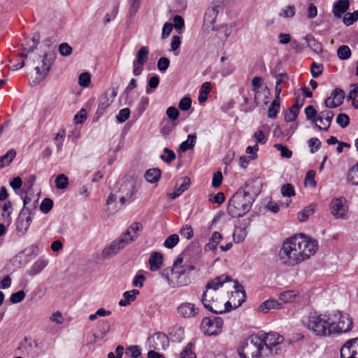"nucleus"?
Instances as JSON below:
<instances>
[{"label":"nucleus","instance_id":"nucleus-20","mask_svg":"<svg viewBox=\"0 0 358 358\" xmlns=\"http://www.w3.org/2000/svg\"><path fill=\"white\" fill-rule=\"evenodd\" d=\"M231 281V278L225 274L221 275L208 282L206 286V291L215 293L220 287H222L224 282Z\"/></svg>","mask_w":358,"mask_h":358},{"label":"nucleus","instance_id":"nucleus-29","mask_svg":"<svg viewBox=\"0 0 358 358\" xmlns=\"http://www.w3.org/2000/svg\"><path fill=\"white\" fill-rule=\"evenodd\" d=\"M248 234L247 231V225L244 224L243 226L236 227L234 234H233V238L234 241L236 243H239L243 242L245 238H246Z\"/></svg>","mask_w":358,"mask_h":358},{"label":"nucleus","instance_id":"nucleus-2","mask_svg":"<svg viewBox=\"0 0 358 358\" xmlns=\"http://www.w3.org/2000/svg\"><path fill=\"white\" fill-rule=\"evenodd\" d=\"M318 250V243L303 234H296L284 241L279 253L280 262L294 266L310 259Z\"/></svg>","mask_w":358,"mask_h":358},{"label":"nucleus","instance_id":"nucleus-54","mask_svg":"<svg viewBox=\"0 0 358 358\" xmlns=\"http://www.w3.org/2000/svg\"><path fill=\"white\" fill-rule=\"evenodd\" d=\"M274 148L280 152V155L282 157L287 159H290L292 157V152L286 146H284L282 144H275Z\"/></svg>","mask_w":358,"mask_h":358},{"label":"nucleus","instance_id":"nucleus-22","mask_svg":"<svg viewBox=\"0 0 358 358\" xmlns=\"http://www.w3.org/2000/svg\"><path fill=\"white\" fill-rule=\"evenodd\" d=\"M189 178L188 177H183L182 178V183L179 185L178 184H176L174 192L167 194L169 198L173 200L179 197L185 191L189 188Z\"/></svg>","mask_w":358,"mask_h":358},{"label":"nucleus","instance_id":"nucleus-57","mask_svg":"<svg viewBox=\"0 0 358 358\" xmlns=\"http://www.w3.org/2000/svg\"><path fill=\"white\" fill-rule=\"evenodd\" d=\"M305 114L306 116V118L308 120L312 121L313 122H316L317 121V118L315 117L317 115V111L312 106H308L305 108Z\"/></svg>","mask_w":358,"mask_h":358},{"label":"nucleus","instance_id":"nucleus-61","mask_svg":"<svg viewBox=\"0 0 358 358\" xmlns=\"http://www.w3.org/2000/svg\"><path fill=\"white\" fill-rule=\"evenodd\" d=\"M336 122L342 128H345L349 124L350 118L348 115L345 113H340L336 117Z\"/></svg>","mask_w":358,"mask_h":358},{"label":"nucleus","instance_id":"nucleus-18","mask_svg":"<svg viewBox=\"0 0 358 358\" xmlns=\"http://www.w3.org/2000/svg\"><path fill=\"white\" fill-rule=\"evenodd\" d=\"M345 92L340 88H336L324 101L325 106L328 108H335L343 103Z\"/></svg>","mask_w":358,"mask_h":358},{"label":"nucleus","instance_id":"nucleus-52","mask_svg":"<svg viewBox=\"0 0 358 358\" xmlns=\"http://www.w3.org/2000/svg\"><path fill=\"white\" fill-rule=\"evenodd\" d=\"M130 116V110L128 108L121 109L116 115V120L119 123H123L129 119Z\"/></svg>","mask_w":358,"mask_h":358},{"label":"nucleus","instance_id":"nucleus-38","mask_svg":"<svg viewBox=\"0 0 358 358\" xmlns=\"http://www.w3.org/2000/svg\"><path fill=\"white\" fill-rule=\"evenodd\" d=\"M315 212V206L314 205H310L306 208H304L301 211L297 213V219L300 222L306 221L309 217L313 215Z\"/></svg>","mask_w":358,"mask_h":358},{"label":"nucleus","instance_id":"nucleus-44","mask_svg":"<svg viewBox=\"0 0 358 358\" xmlns=\"http://www.w3.org/2000/svg\"><path fill=\"white\" fill-rule=\"evenodd\" d=\"M69 185V178L64 174H59L55 179V185L57 189H64Z\"/></svg>","mask_w":358,"mask_h":358},{"label":"nucleus","instance_id":"nucleus-16","mask_svg":"<svg viewBox=\"0 0 358 358\" xmlns=\"http://www.w3.org/2000/svg\"><path fill=\"white\" fill-rule=\"evenodd\" d=\"M55 58L54 52H47L43 55L42 66L35 67V71L39 76L40 80H43L49 73Z\"/></svg>","mask_w":358,"mask_h":358},{"label":"nucleus","instance_id":"nucleus-1","mask_svg":"<svg viewBox=\"0 0 358 358\" xmlns=\"http://www.w3.org/2000/svg\"><path fill=\"white\" fill-rule=\"evenodd\" d=\"M283 341V336L276 332L261 331L245 340L238 348V353L240 358H273Z\"/></svg>","mask_w":358,"mask_h":358},{"label":"nucleus","instance_id":"nucleus-19","mask_svg":"<svg viewBox=\"0 0 358 358\" xmlns=\"http://www.w3.org/2000/svg\"><path fill=\"white\" fill-rule=\"evenodd\" d=\"M143 229V227L141 222H134L120 236L126 240L127 243L129 245L138 238L139 232H141Z\"/></svg>","mask_w":358,"mask_h":358},{"label":"nucleus","instance_id":"nucleus-3","mask_svg":"<svg viewBox=\"0 0 358 358\" xmlns=\"http://www.w3.org/2000/svg\"><path fill=\"white\" fill-rule=\"evenodd\" d=\"M255 199V194L251 192L250 185L246 184L230 199L227 207L228 213L234 217L245 215L250 210Z\"/></svg>","mask_w":358,"mask_h":358},{"label":"nucleus","instance_id":"nucleus-62","mask_svg":"<svg viewBox=\"0 0 358 358\" xmlns=\"http://www.w3.org/2000/svg\"><path fill=\"white\" fill-rule=\"evenodd\" d=\"M170 64V61L166 57H160L157 62V68L159 71L165 72L169 68Z\"/></svg>","mask_w":358,"mask_h":358},{"label":"nucleus","instance_id":"nucleus-47","mask_svg":"<svg viewBox=\"0 0 358 358\" xmlns=\"http://www.w3.org/2000/svg\"><path fill=\"white\" fill-rule=\"evenodd\" d=\"M358 20V11L355 10L353 13H347L343 17V23L350 26Z\"/></svg>","mask_w":358,"mask_h":358},{"label":"nucleus","instance_id":"nucleus-28","mask_svg":"<svg viewBox=\"0 0 358 358\" xmlns=\"http://www.w3.org/2000/svg\"><path fill=\"white\" fill-rule=\"evenodd\" d=\"M139 294V291L138 289H132L131 291H127L123 294V299L119 301V305L120 306H127L129 305L131 302H133L136 299L137 295Z\"/></svg>","mask_w":358,"mask_h":358},{"label":"nucleus","instance_id":"nucleus-40","mask_svg":"<svg viewBox=\"0 0 358 358\" xmlns=\"http://www.w3.org/2000/svg\"><path fill=\"white\" fill-rule=\"evenodd\" d=\"M16 152L15 150H8L3 156L0 158V168L8 165L15 157Z\"/></svg>","mask_w":358,"mask_h":358},{"label":"nucleus","instance_id":"nucleus-6","mask_svg":"<svg viewBox=\"0 0 358 358\" xmlns=\"http://www.w3.org/2000/svg\"><path fill=\"white\" fill-rule=\"evenodd\" d=\"M331 336L349 332L353 327V320L350 315L339 310L329 313Z\"/></svg>","mask_w":358,"mask_h":358},{"label":"nucleus","instance_id":"nucleus-41","mask_svg":"<svg viewBox=\"0 0 358 358\" xmlns=\"http://www.w3.org/2000/svg\"><path fill=\"white\" fill-rule=\"evenodd\" d=\"M110 325L109 322L106 320L101 321V322L100 323V325H99V331L97 334V335L95 336L96 338H97L99 339L103 338L107 335V334L110 331Z\"/></svg>","mask_w":358,"mask_h":358},{"label":"nucleus","instance_id":"nucleus-37","mask_svg":"<svg viewBox=\"0 0 358 358\" xmlns=\"http://www.w3.org/2000/svg\"><path fill=\"white\" fill-rule=\"evenodd\" d=\"M161 176V171L159 169H151L146 171L145 178L150 183H155L159 180Z\"/></svg>","mask_w":358,"mask_h":358},{"label":"nucleus","instance_id":"nucleus-10","mask_svg":"<svg viewBox=\"0 0 358 358\" xmlns=\"http://www.w3.org/2000/svg\"><path fill=\"white\" fill-rule=\"evenodd\" d=\"M330 211L336 219H346L348 213V201L344 197L334 198L330 203Z\"/></svg>","mask_w":358,"mask_h":358},{"label":"nucleus","instance_id":"nucleus-50","mask_svg":"<svg viewBox=\"0 0 358 358\" xmlns=\"http://www.w3.org/2000/svg\"><path fill=\"white\" fill-rule=\"evenodd\" d=\"M126 354L131 358H138L141 355V349L138 345H131L127 348Z\"/></svg>","mask_w":358,"mask_h":358},{"label":"nucleus","instance_id":"nucleus-49","mask_svg":"<svg viewBox=\"0 0 358 358\" xmlns=\"http://www.w3.org/2000/svg\"><path fill=\"white\" fill-rule=\"evenodd\" d=\"M253 138L256 141V144L264 145L266 144L268 141V136L266 135L262 130H257L253 134Z\"/></svg>","mask_w":358,"mask_h":358},{"label":"nucleus","instance_id":"nucleus-9","mask_svg":"<svg viewBox=\"0 0 358 358\" xmlns=\"http://www.w3.org/2000/svg\"><path fill=\"white\" fill-rule=\"evenodd\" d=\"M203 333L208 336H217L222 331L223 320L221 317H204L201 324Z\"/></svg>","mask_w":358,"mask_h":358},{"label":"nucleus","instance_id":"nucleus-26","mask_svg":"<svg viewBox=\"0 0 358 358\" xmlns=\"http://www.w3.org/2000/svg\"><path fill=\"white\" fill-rule=\"evenodd\" d=\"M222 239V234L218 231H214L208 240V242L204 245L205 251L215 250Z\"/></svg>","mask_w":358,"mask_h":358},{"label":"nucleus","instance_id":"nucleus-13","mask_svg":"<svg viewBox=\"0 0 358 358\" xmlns=\"http://www.w3.org/2000/svg\"><path fill=\"white\" fill-rule=\"evenodd\" d=\"M176 312L180 317L185 320L196 318L199 314V308L191 302H183L179 304Z\"/></svg>","mask_w":358,"mask_h":358},{"label":"nucleus","instance_id":"nucleus-17","mask_svg":"<svg viewBox=\"0 0 358 358\" xmlns=\"http://www.w3.org/2000/svg\"><path fill=\"white\" fill-rule=\"evenodd\" d=\"M150 348L155 350H164L169 344V338L166 335L162 332L155 334L152 338L149 339Z\"/></svg>","mask_w":358,"mask_h":358},{"label":"nucleus","instance_id":"nucleus-42","mask_svg":"<svg viewBox=\"0 0 358 358\" xmlns=\"http://www.w3.org/2000/svg\"><path fill=\"white\" fill-rule=\"evenodd\" d=\"M337 55L341 60L348 59L351 56V50L348 45H343L338 48Z\"/></svg>","mask_w":358,"mask_h":358},{"label":"nucleus","instance_id":"nucleus-35","mask_svg":"<svg viewBox=\"0 0 358 358\" xmlns=\"http://www.w3.org/2000/svg\"><path fill=\"white\" fill-rule=\"evenodd\" d=\"M211 83L210 82H205L202 84L199 94L198 97V101L200 103H204L208 99V94L211 90Z\"/></svg>","mask_w":358,"mask_h":358},{"label":"nucleus","instance_id":"nucleus-12","mask_svg":"<svg viewBox=\"0 0 358 358\" xmlns=\"http://www.w3.org/2000/svg\"><path fill=\"white\" fill-rule=\"evenodd\" d=\"M127 245H128L127 241L120 236L103 249L101 257L103 259H110L118 254L120 250L126 248Z\"/></svg>","mask_w":358,"mask_h":358},{"label":"nucleus","instance_id":"nucleus-59","mask_svg":"<svg viewBox=\"0 0 358 358\" xmlns=\"http://www.w3.org/2000/svg\"><path fill=\"white\" fill-rule=\"evenodd\" d=\"M72 52V48L67 43H62L59 45V52L62 56H69Z\"/></svg>","mask_w":358,"mask_h":358},{"label":"nucleus","instance_id":"nucleus-39","mask_svg":"<svg viewBox=\"0 0 358 358\" xmlns=\"http://www.w3.org/2000/svg\"><path fill=\"white\" fill-rule=\"evenodd\" d=\"M299 113V106L293 105L285 113V120L287 122L294 121L298 116Z\"/></svg>","mask_w":358,"mask_h":358},{"label":"nucleus","instance_id":"nucleus-31","mask_svg":"<svg viewBox=\"0 0 358 358\" xmlns=\"http://www.w3.org/2000/svg\"><path fill=\"white\" fill-rule=\"evenodd\" d=\"M282 305L278 301L274 299H268L262 303L258 308L259 311L267 312L271 309L282 308Z\"/></svg>","mask_w":358,"mask_h":358},{"label":"nucleus","instance_id":"nucleus-21","mask_svg":"<svg viewBox=\"0 0 358 358\" xmlns=\"http://www.w3.org/2000/svg\"><path fill=\"white\" fill-rule=\"evenodd\" d=\"M40 40L39 34H35L30 39H27L25 46L23 48V52L20 54V57L22 59H27L28 57V53L32 52L38 45Z\"/></svg>","mask_w":358,"mask_h":358},{"label":"nucleus","instance_id":"nucleus-64","mask_svg":"<svg viewBox=\"0 0 358 358\" xmlns=\"http://www.w3.org/2000/svg\"><path fill=\"white\" fill-rule=\"evenodd\" d=\"M180 358H196V355L192 351V345L191 344H188L182 351Z\"/></svg>","mask_w":358,"mask_h":358},{"label":"nucleus","instance_id":"nucleus-60","mask_svg":"<svg viewBox=\"0 0 358 358\" xmlns=\"http://www.w3.org/2000/svg\"><path fill=\"white\" fill-rule=\"evenodd\" d=\"M53 206V201L50 199H44L40 206L41 210L44 213L50 211Z\"/></svg>","mask_w":358,"mask_h":358},{"label":"nucleus","instance_id":"nucleus-36","mask_svg":"<svg viewBox=\"0 0 358 358\" xmlns=\"http://www.w3.org/2000/svg\"><path fill=\"white\" fill-rule=\"evenodd\" d=\"M333 117V112L326 110L319 113L317 120L319 122H322V119L325 120V131H327L331 125Z\"/></svg>","mask_w":358,"mask_h":358},{"label":"nucleus","instance_id":"nucleus-51","mask_svg":"<svg viewBox=\"0 0 358 358\" xmlns=\"http://www.w3.org/2000/svg\"><path fill=\"white\" fill-rule=\"evenodd\" d=\"M283 196L291 197L295 195V190L292 185L286 183L283 185L280 189Z\"/></svg>","mask_w":358,"mask_h":358},{"label":"nucleus","instance_id":"nucleus-34","mask_svg":"<svg viewBox=\"0 0 358 358\" xmlns=\"http://www.w3.org/2000/svg\"><path fill=\"white\" fill-rule=\"evenodd\" d=\"M304 39L307 43V45L315 53L319 54L322 52V45L312 36H306Z\"/></svg>","mask_w":358,"mask_h":358},{"label":"nucleus","instance_id":"nucleus-8","mask_svg":"<svg viewBox=\"0 0 358 358\" xmlns=\"http://www.w3.org/2000/svg\"><path fill=\"white\" fill-rule=\"evenodd\" d=\"M30 199L24 198L23 200L24 208L20 211L17 221V230L24 234L32 222V211L36 209L35 203L29 205Z\"/></svg>","mask_w":358,"mask_h":358},{"label":"nucleus","instance_id":"nucleus-15","mask_svg":"<svg viewBox=\"0 0 358 358\" xmlns=\"http://www.w3.org/2000/svg\"><path fill=\"white\" fill-rule=\"evenodd\" d=\"M341 358H358V337L347 341L341 348Z\"/></svg>","mask_w":358,"mask_h":358},{"label":"nucleus","instance_id":"nucleus-45","mask_svg":"<svg viewBox=\"0 0 358 358\" xmlns=\"http://www.w3.org/2000/svg\"><path fill=\"white\" fill-rule=\"evenodd\" d=\"M179 240L178 234H172L166 238L164 242V246L168 249H171L178 243Z\"/></svg>","mask_w":358,"mask_h":358},{"label":"nucleus","instance_id":"nucleus-23","mask_svg":"<svg viewBox=\"0 0 358 358\" xmlns=\"http://www.w3.org/2000/svg\"><path fill=\"white\" fill-rule=\"evenodd\" d=\"M349 8V0H338L334 3L332 8V13L335 17L341 18Z\"/></svg>","mask_w":358,"mask_h":358},{"label":"nucleus","instance_id":"nucleus-48","mask_svg":"<svg viewBox=\"0 0 358 358\" xmlns=\"http://www.w3.org/2000/svg\"><path fill=\"white\" fill-rule=\"evenodd\" d=\"M280 103L275 99L273 101L268 110V116L271 118H275L279 111Z\"/></svg>","mask_w":358,"mask_h":358},{"label":"nucleus","instance_id":"nucleus-4","mask_svg":"<svg viewBox=\"0 0 358 358\" xmlns=\"http://www.w3.org/2000/svg\"><path fill=\"white\" fill-rule=\"evenodd\" d=\"M183 258L178 257L173 262L171 268H164L160 273L162 277L171 287L186 286L190 283L188 272L193 270L194 266L183 265Z\"/></svg>","mask_w":358,"mask_h":358},{"label":"nucleus","instance_id":"nucleus-5","mask_svg":"<svg viewBox=\"0 0 358 358\" xmlns=\"http://www.w3.org/2000/svg\"><path fill=\"white\" fill-rule=\"evenodd\" d=\"M329 320V313L311 312L304 318L303 324L315 336L327 337L331 336Z\"/></svg>","mask_w":358,"mask_h":358},{"label":"nucleus","instance_id":"nucleus-14","mask_svg":"<svg viewBox=\"0 0 358 358\" xmlns=\"http://www.w3.org/2000/svg\"><path fill=\"white\" fill-rule=\"evenodd\" d=\"M149 49L147 46H142L136 54V58L133 61V74L139 76L143 71V66L148 59Z\"/></svg>","mask_w":358,"mask_h":358},{"label":"nucleus","instance_id":"nucleus-63","mask_svg":"<svg viewBox=\"0 0 358 358\" xmlns=\"http://www.w3.org/2000/svg\"><path fill=\"white\" fill-rule=\"evenodd\" d=\"M91 82L90 75L89 73L85 72L79 76V85L82 87H87Z\"/></svg>","mask_w":358,"mask_h":358},{"label":"nucleus","instance_id":"nucleus-56","mask_svg":"<svg viewBox=\"0 0 358 358\" xmlns=\"http://www.w3.org/2000/svg\"><path fill=\"white\" fill-rule=\"evenodd\" d=\"M323 71L322 64H317L316 62L312 63L310 66V72L313 78H318Z\"/></svg>","mask_w":358,"mask_h":358},{"label":"nucleus","instance_id":"nucleus-53","mask_svg":"<svg viewBox=\"0 0 358 358\" xmlns=\"http://www.w3.org/2000/svg\"><path fill=\"white\" fill-rule=\"evenodd\" d=\"M295 15V7L293 5H289L282 8L279 13L280 17H292Z\"/></svg>","mask_w":358,"mask_h":358},{"label":"nucleus","instance_id":"nucleus-7","mask_svg":"<svg viewBox=\"0 0 358 358\" xmlns=\"http://www.w3.org/2000/svg\"><path fill=\"white\" fill-rule=\"evenodd\" d=\"M202 303L205 308L215 314H222L229 310L228 306H231L229 302L223 303L219 300L215 293L204 292L202 298Z\"/></svg>","mask_w":358,"mask_h":358},{"label":"nucleus","instance_id":"nucleus-30","mask_svg":"<svg viewBox=\"0 0 358 358\" xmlns=\"http://www.w3.org/2000/svg\"><path fill=\"white\" fill-rule=\"evenodd\" d=\"M346 180L351 185H358V162L348 170Z\"/></svg>","mask_w":358,"mask_h":358},{"label":"nucleus","instance_id":"nucleus-55","mask_svg":"<svg viewBox=\"0 0 358 358\" xmlns=\"http://www.w3.org/2000/svg\"><path fill=\"white\" fill-rule=\"evenodd\" d=\"M192 106V99L189 96L182 97L178 103V108L182 111L188 110Z\"/></svg>","mask_w":358,"mask_h":358},{"label":"nucleus","instance_id":"nucleus-33","mask_svg":"<svg viewBox=\"0 0 358 358\" xmlns=\"http://www.w3.org/2000/svg\"><path fill=\"white\" fill-rule=\"evenodd\" d=\"M299 292L296 290H287L279 295V300L282 303L293 302L299 296Z\"/></svg>","mask_w":358,"mask_h":358},{"label":"nucleus","instance_id":"nucleus-32","mask_svg":"<svg viewBox=\"0 0 358 358\" xmlns=\"http://www.w3.org/2000/svg\"><path fill=\"white\" fill-rule=\"evenodd\" d=\"M196 141V134H192L187 136L186 141H183L179 147L181 152H186L194 148Z\"/></svg>","mask_w":358,"mask_h":358},{"label":"nucleus","instance_id":"nucleus-43","mask_svg":"<svg viewBox=\"0 0 358 358\" xmlns=\"http://www.w3.org/2000/svg\"><path fill=\"white\" fill-rule=\"evenodd\" d=\"M66 136V131L64 129H60L58 133L56 134L54 140L56 141V147L58 152H61Z\"/></svg>","mask_w":358,"mask_h":358},{"label":"nucleus","instance_id":"nucleus-25","mask_svg":"<svg viewBox=\"0 0 358 358\" xmlns=\"http://www.w3.org/2000/svg\"><path fill=\"white\" fill-rule=\"evenodd\" d=\"M48 261L43 258H39L31 266L28 271L30 276H34L41 273L48 265Z\"/></svg>","mask_w":358,"mask_h":358},{"label":"nucleus","instance_id":"nucleus-27","mask_svg":"<svg viewBox=\"0 0 358 358\" xmlns=\"http://www.w3.org/2000/svg\"><path fill=\"white\" fill-rule=\"evenodd\" d=\"M113 103V99H110L108 94L105 93L101 97L99 100V105L96 110V114L99 116L102 115L106 110L110 106V104Z\"/></svg>","mask_w":358,"mask_h":358},{"label":"nucleus","instance_id":"nucleus-46","mask_svg":"<svg viewBox=\"0 0 358 358\" xmlns=\"http://www.w3.org/2000/svg\"><path fill=\"white\" fill-rule=\"evenodd\" d=\"M164 152L166 155H160V159L162 161H164L166 164H171L173 160H175L176 156L175 152L173 150H170L168 148H165L164 149Z\"/></svg>","mask_w":358,"mask_h":358},{"label":"nucleus","instance_id":"nucleus-11","mask_svg":"<svg viewBox=\"0 0 358 358\" xmlns=\"http://www.w3.org/2000/svg\"><path fill=\"white\" fill-rule=\"evenodd\" d=\"M135 188L136 181L132 178H127L120 182L119 191L121 193L120 201L122 205L132 198Z\"/></svg>","mask_w":358,"mask_h":358},{"label":"nucleus","instance_id":"nucleus-24","mask_svg":"<svg viewBox=\"0 0 358 358\" xmlns=\"http://www.w3.org/2000/svg\"><path fill=\"white\" fill-rule=\"evenodd\" d=\"M163 255L158 252H153L149 257L150 270L152 271H158L163 264Z\"/></svg>","mask_w":358,"mask_h":358},{"label":"nucleus","instance_id":"nucleus-58","mask_svg":"<svg viewBox=\"0 0 358 358\" xmlns=\"http://www.w3.org/2000/svg\"><path fill=\"white\" fill-rule=\"evenodd\" d=\"M25 297V292L23 290H20L10 295V301L11 303H18L21 302Z\"/></svg>","mask_w":358,"mask_h":358}]
</instances>
